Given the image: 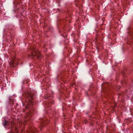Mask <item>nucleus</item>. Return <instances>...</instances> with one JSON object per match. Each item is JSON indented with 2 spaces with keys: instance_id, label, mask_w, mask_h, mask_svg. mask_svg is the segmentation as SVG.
Here are the masks:
<instances>
[{
  "instance_id": "obj_10",
  "label": "nucleus",
  "mask_w": 133,
  "mask_h": 133,
  "mask_svg": "<svg viewBox=\"0 0 133 133\" xmlns=\"http://www.w3.org/2000/svg\"><path fill=\"white\" fill-rule=\"evenodd\" d=\"M26 108H30V107H29V106H28V107H27Z\"/></svg>"
},
{
  "instance_id": "obj_3",
  "label": "nucleus",
  "mask_w": 133,
  "mask_h": 133,
  "mask_svg": "<svg viewBox=\"0 0 133 133\" xmlns=\"http://www.w3.org/2000/svg\"><path fill=\"white\" fill-rule=\"evenodd\" d=\"M46 119L45 118H42L41 119V123H42L43 125H44L45 124H47L48 123V121L46 120Z\"/></svg>"
},
{
  "instance_id": "obj_4",
  "label": "nucleus",
  "mask_w": 133,
  "mask_h": 133,
  "mask_svg": "<svg viewBox=\"0 0 133 133\" xmlns=\"http://www.w3.org/2000/svg\"><path fill=\"white\" fill-rule=\"evenodd\" d=\"M35 131V129H30L29 130H28L27 133H34Z\"/></svg>"
},
{
  "instance_id": "obj_9",
  "label": "nucleus",
  "mask_w": 133,
  "mask_h": 133,
  "mask_svg": "<svg viewBox=\"0 0 133 133\" xmlns=\"http://www.w3.org/2000/svg\"><path fill=\"white\" fill-rule=\"evenodd\" d=\"M29 102L31 104H32L33 103V102L31 101H29Z\"/></svg>"
},
{
  "instance_id": "obj_11",
  "label": "nucleus",
  "mask_w": 133,
  "mask_h": 133,
  "mask_svg": "<svg viewBox=\"0 0 133 133\" xmlns=\"http://www.w3.org/2000/svg\"><path fill=\"white\" fill-rule=\"evenodd\" d=\"M50 105V104H49V105H48V107H49V105Z\"/></svg>"
},
{
  "instance_id": "obj_1",
  "label": "nucleus",
  "mask_w": 133,
  "mask_h": 133,
  "mask_svg": "<svg viewBox=\"0 0 133 133\" xmlns=\"http://www.w3.org/2000/svg\"><path fill=\"white\" fill-rule=\"evenodd\" d=\"M32 52L31 54V57L34 59L35 57H36L38 59L41 58V55L40 54V53L39 51H35V50L34 49L32 50Z\"/></svg>"
},
{
  "instance_id": "obj_2",
  "label": "nucleus",
  "mask_w": 133,
  "mask_h": 133,
  "mask_svg": "<svg viewBox=\"0 0 133 133\" xmlns=\"http://www.w3.org/2000/svg\"><path fill=\"white\" fill-rule=\"evenodd\" d=\"M18 62V60L16 59H12L11 60H10V61H9V64L11 67H15L16 66L15 65L17 64Z\"/></svg>"
},
{
  "instance_id": "obj_7",
  "label": "nucleus",
  "mask_w": 133,
  "mask_h": 133,
  "mask_svg": "<svg viewBox=\"0 0 133 133\" xmlns=\"http://www.w3.org/2000/svg\"><path fill=\"white\" fill-rule=\"evenodd\" d=\"M12 128H13L14 129H15L16 132H17V128L15 127H13Z\"/></svg>"
},
{
  "instance_id": "obj_12",
  "label": "nucleus",
  "mask_w": 133,
  "mask_h": 133,
  "mask_svg": "<svg viewBox=\"0 0 133 133\" xmlns=\"http://www.w3.org/2000/svg\"><path fill=\"white\" fill-rule=\"evenodd\" d=\"M21 123H20V124H21Z\"/></svg>"
},
{
  "instance_id": "obj_5",
  "label": "nucleus",
  "mask_w": 133,
  "mask_h": 133,
  "mask_svg": "<svg viewBox=\"0 0 133 133\" xmlns=\"http://www.w3.org/2000/svg\"><path fill=\"white\" fill-rule=\"evenodd\" d=\"M27 119H28L29 118H30V117H31L32 116V114L28 112L27 113Z\"/></svg>"
},
{
  "instance_id": "obj_8",
  "label": "nucleus",
  "mask_w": 133,
  "mask_h": 133,
  "mask_svg": "<svg viewBox=\"0 0 133 133\" xmlns=\"http://www.w3.org/2000/svg\"><path fill=\"white\" fill-rule=\"evenodd\" d=\"M6 121H5V122L3 123V125L5 126L6 125Z\"/></svg>"
},
{
  "instance_id": "obj_6",
  "label": "nucleus",
  "mask_w": 133,
  "mask_h": 133,
  "mask_svg": "<svg viewBox=\"0 0 133 133\" xmlns=\"http://www.w3.org/2000/svg\"><path fill=\"white\" fill-rule=\"evenodd\" d=\"M28 95H29V96L31 98V99H32V97L33 96V95H32L31 94L28 93Z\"/></svg>"
}]
</instances>
